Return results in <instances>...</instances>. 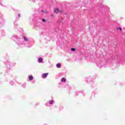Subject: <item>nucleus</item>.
I'll use <instances>...</instances> for the list:
<instances>
[{"label": "nucleus", "instance_id": "3", "mask_svg": "<svg viewBox=\"0 0 125 125\" xmlns=\"http://www.w3.org/2000/svg\"><path fill=\"white\" fill-rule=\"evenodd\" d=\"M61 82L62 83H65L66 82V78H62V79H61Z\"/></svg>", "mask_w": 125, "mask_h": 125}, {"label": "nucleus", "instance_id": "10", "mask_svg": "<svg viewBox=\"0 0 125 125\" xmlns=\"http://www.w3.org/2000/svg\"><path fill=\"white\" fill-rule=\"evenodd\" d=\"M42 22H43L44 23V22L46 21V20H45V19H42Z\"/></svg>", "mask_w": 125, "mask_h": 125}, {"label": "nucleus", "instance_id": "11", "mask_svg": "<svg viewBox=\"0 0 125 125\" xmlns=\"http://www.w3.org/2000/svg\"><path fill=\"white\" fill-rule=\"evenodd\" d=\"M120 30V31H122V28H121V27H119V28H117V30Z\"/></svg>", "mask_w": 125, "mask_h": 125}, {"label": "nucleus", "instance_id": "14", "mask_svg": "<svg viewBox=\"0 0 125 125\" xmlns=\"http://www.w3.org/2000/svg\"><path fill=\"white\" fill-rule=\"evenodd\" d=\"M19 17H20V15H19Z\"/></svg>", "mask_w": 125, "mask_h": 125}, {"label": "nucleus", "instance_id": "8", "mask_svg": "<svg viewBox=\"0 0 125 125\" xmlns=\"http://www.w3.org/2000/svg\"><path fill=\"white\" fill-rule=\"evenodd\" d=\"M49 104L51 105L53 104V101H49Z\"/></svg>", "mask_w": 125, "mask_h": 125}, {"label": "nucleus", "instance_id": "6", "mask_svg": "<svg viewBox=\"0 0 125 125\" xmlns=\"http://www.w3.org/2000/svg\"><path fill=\"white\" fill-rule=\"evenodd\" d=\"M23 39L25 42H28V38L25 36H23Z\"/></svg>", "mask_w": 125, "mask_h": 125}, {"label": "nucleus", "instance_id": "13", "mask_svg": "<svg viewBox=\"0 0 125 125\" xmlns=\"http://www.w3.org/2000/svg\"><path fill=\"white\" fill-rule=\"evenodd\" d=\"M41 12H43V13H44V11L42 10V11H41Z\"/></svg>", "mask_w": 125, "mask_h": 125}, {"label": "nucleus", "instance_id": "12", "mask_svg": "<svg viewBox=\"0 0 125 125\" xmlns=\"http://www.w3.org/2000/svg\"><path fill=\"white\" fill-rule=\"evenodd\" d=\"M44 13L45 14H46V13H48V11H44Z\"/></svg>", "mask_w": 125, "mask_h": 125}, {"label": "nucleus", "instance_id": "1", "mask_svg": "<svg viewBox=\"0 0 125 125\" xmlns=\"http://www.w3.org/2000/svg\"><path fill=\"white\" fill-rule=\"evenodd\" d=\"M47 76H48V73H46L43 74L42 75V77L43 79H45V78H47Z\"/></svg>", "mask_w": 125, "mask_h": 125}, {"label": "nucleus", "instance_id": "4", "mask_svg": "<svg viewBox=\"0 0 125 125\" xmlns=\"http://www.w3.org/2000/svg\"><path fill=\"white\" fill-rule=\"evenodd\" d=\"M38 62H39L40 63L42 62V58H39L38 59Z\"/></svg>", "mask_w": 125, "mask_h": 125}, {"label": "nucleus", "instance_id": "9", "mask_svg": "<svg viewBox=\"0 0 125 125\" xmlns=\"http://www.w3.org/2000/svg\"><path fill=\"white\" fill-rule=\"evenodd\" d=\"M71 50L72 51H76V48H72L71 49Z\"/></svg>", "mask_w": 125, "mask_h": 125}, {"label": "nucleus", "instance_id": "2", "mask_svg": "<svg viewBox=\"0 0 125 125\" xmlns=\"http://www.w3.org/2000/svg\"><path fill=\"white\" fill-rule=\"evenodd\" d=\"M54 12L55 13H61V12H62V10L61 11H59V9H56V10H54Z\"/></svg>", "mask_w": 125, "mask_h": 125}, {"label": "nucleus", "instance_id": "5", "mask_svg": "<svg viewBox=\"0 0 125 125\" xmlns=\"http://www.w3.org/2000/svg\"><path fill=\"white\" fill-rule=\"evenodd\" d=\"M34 79V77H33L32 76H29V80H30V81H32V80Z\"/></svg>", "mask_w": 125, "mask_h": 125}, {"label": "nucleus", "instance_id": "7", "mask_svg": "<svg viewBox=\"0 0 125 125\" xmlns=\"http://www.w3.org/2000/svg\"><path fill=\"white\" fill-rule=\"evenodd\" d=\"M56 66H57V68H60V67H61V64L58 63V64H57Z\"/></svg>", "mask_w": 125, "mask_h": 125}]
</instances>
